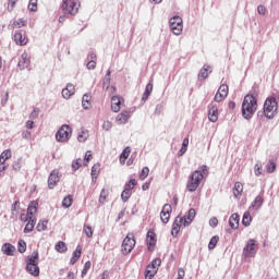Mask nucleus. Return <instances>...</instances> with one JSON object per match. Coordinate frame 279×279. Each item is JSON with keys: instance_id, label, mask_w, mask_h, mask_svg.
Instances as JSON below:
<instances>
[{"instance_id": "f257e3e1", "label": "nucleus", "mask_w": 279, "mask_h": 279, "mask_svg": "<svg viewBox=\"0 0 279 279\" xmlns=\"http://www.w3.org/2000/svg\"><path fill=\"white\" fill-rule=\"evenodd\" d=\"M258 93L256 90H252L247 94L242 102V117L250 121L252 117H254L256 110H258Z\"/></svg>"}, {"instance_id": "f03ea898", "label": "nucleus", "mask_w": 279, "mask_h": 279, "mask_svg": "<svg viewBox=\"0 0 279 279\" xmlns=\"http://www.w3.org/2000/svg\"><path fill=\"white\" fill-rule=\"evenodd\" d=\"M204 175H208V166L203 165L198 170L191 173L186 182V189L189 193H195L204 180Z\"/></svg>"}, {"instance_id": "7ed1b4c3", "label": "nucleus", "mask_w": 279, "mask_h": 279, "mask_svg": "<svg viewBox=\"0 0 279 279\" xmlns=\"http://www.w3.org/2000/svg\"><path fill=\"white\" fill-rule=\"evenodd\" d=\"M195 219V209L191 208L184 217L178 216L172 225L171 234L178 236L180 234V229L189 227L190 223H193Z\"/></svg>"}, {"instance_id": "20e7f679", "label": "nucleus", "mask_w": 279, "mask_h": 279, "mask_svg": "<svg viewBox=\"0 0 279 279\" xmlns=\"http://www.w3.org/2000/svg\"><path fill=\"white\" fill-rule=\"evenodd\" d=\"M62 11L64 14L75 16L80 12V0H63Z\"/></svg>"}, {"instance_id": "39448f33", "label": "nucleus", "mask_w": 279, "mask_h": 279, "mask_svg": "<svg viewBox=\"0 0 279 279\" xmlns=\"http://www.w3.org/2000/svg\"><path fill=\"white\" fill-rule=\"evenodd\" d=\"M277 110H278V101H276V97L267 98L264 104V112H265L266 119H272Z\"/></svg>"}, {"instance_id": "423d86ee", "label": "nucleus", "mask_w": 279, "mask_h": 279, "mask_svg": "<svg viewBox=\"0 0 279 279\" xmlns=\"http://www.w3.org/2000/svg\"><path fill=\"white\" fill-rule=\"evenodd\" d=\"M257 247L258 242L254 239H250L243 248L242 255L244 258H254L256 256Z\"/></svg>"}, {"instance_id": "0eeeda50", "label": "nucleus", "mask_w": 279, "mask_h": 279, "mask_svg": "<svg viewBox=\"0 0 279 279\" xmlns=\"http://www.w3.org/2000/svg\"><path fill=\"white\" fill-rule=\"evenodd\" d=\"M71 134H73L71 126L69 124H63L56 133V140L58 143H66V141L71 138Z\"/></svg>"}, {"instance_id": "6e6552de", "label": "nucleus", "mask_w": 279, "mask_h": 279, "mask_svg": "<svg viewBox=\"0 0 279 279\" xmlns=\"http://www.w3.org/2000/svg\"><path fill=\"white\" fill-rule=\"evenodd\" d=\"M135 245H136V240H134V234L129 233L122 242V254L124 255L130 254V252L134 250Z\"/></svg>"}, {"instance_id": "1a4fd4ad", "label": "nucleus", "mask_w": 279, "mask_h": 279, "mask_svg": "<svg viewBox=\"0 0 279 279\" xmlns=\"http://www.w3.org/2000/svg\"><path fill=\"white\" fill-rule=\"evenodd\" d=\"M169 25L174 36H180V34H182V29H183L182 17L174 15L169 20Z\"/></svg>"}, {"instance_id": "9d476101", "label": "nucleus", "mask_w": 279, "mask_h": 279, "mask_svg": "<svg viewBox=\"0 0 279 279\" xmlns=\"http://www.w3.org/2000/svg\"><path fill=\"white\" fill-rule=\"evenodd\" d=\"M160 263H162L160 258H156L151 262V264L147 266V269L145 271V279H151L153 276H156L158 267H160Z\"/></svg>"}, {"instance_id": "9b49d317", "label": "nucleus", "mask_w": 279, "mask_h": 279, "mask_svg": "<svg viewBox=\"0 0 279 279\" xmlns=\"http://www.w3.org/2000/svg\"><path fill=\"white\" fill-rule=\"evenodd\" d=\"M58 182H60V173L58 170H52L48 178V187L50 190L56 189V186H58Z\"/></svg>"}, {"instance_id": "f8f14e48", "label": "nucleus", "mask_w": 279, "mask_h": 279, "mask_svg": "<svg viewBox=\"0 0 279 279\" xmlns=\"http://www.w3.org/2000/svg\"><path fill=\"white\" fill-rule=\"evenodd\" d=\"M171 205L165 204L160 213V220L162 221V223H169V219H171Z\"/></svg>"}, {"instance_id": "ddd939ff", "label": "nucleus", "mask_w": 279, "mask_h": 279, "mask_svg": "<svg viewBox=\"0 0 279 279\" xmlns=\"http://www.w3.org/2000/svg\"><path fill=\"white\" fill-rule=\"evenodd\" d=\"M208 119L211 123H217V121H219V108L217 105L209 106Z\"/></svg>"}, {"instance_id": "4468645a", "label": "nucleus", "mask_w": 279, "mask_h": 279, "mask_svg": "<svg viewBox=\"0 0 279 279\" xmlns=\"http://www.w3.org/2000/svg\"><path fill=\"white\" fill-rule=\"evenodd\" d=\"M19 215H21V202L15 201L11 206V217L12 221H16L19 219Z\"/></svg>"}, {"instance_id": "2eb2a0df", "label": "nucleus", "mask_w": 279, "mask_h": 279, "mask_svg": "<svg viewBox=\"0 0 279 279\" xmlns=\"http://www.w3.org/2000/svg\"><path fill=\"white\" fill-rule=\"evenodd\" d=\"M29 56L27 52H24L21 56V60L19 61L17 66L21 69V71L29 69Z\"/></svg>"}, {"instance_id": "dca6fc26", "label": "nucleus", "mask_w": 279, "mask_h": 279, "mask_svg": "<svg viewBox=\"0 0 279 279\" xmlns=\"http://www.w3.org/2000/svg\"><path fill=\"white\" fill-rule=\"evenodd\" d=\"M146 243L148 245V250L156 247V232H154V230H148L146 235Z\"/></svg>"}, {"instance_id": "f3484780", "label": "nucleus", "mask_w": 279, "mask_h": 279, "mask_svg": "<svg viewBox=\"0 0 279 279\" xmlns=\"http://www.w3.org/2000/svg\"><path fill=\"white\" fill-rule=\"evenodd\" d=\"M61 95L63 99H70L72 95H75V86L73 84H68L66 87L62 89Z\"/></svg>"}, {"instance_id": "a211bd4d", "label": "nucleus", "mask_w": 279, "mask_h": 279, "mask_svg": "<svg viewBox=\"0 0 279 279\" xmlns=\"http://www.w3.org/2000/svg\"><path fill=\"white\" fill-rule=\"evenodd\" d=\"M13 38L16 45H21V47H23L24 45H27V37L26 36L23 37V33L21 31H16L14 33Z\"/></svg>"}, {"instance_id": "6ab92c4d", "label": "nucleus", "mask_w": 279, "mask_h": 279, "mask_svg": "<svg viewBox=\"0 0 279 279\" xmlns=\"http://www.w3.org/2000/svg\"><path fill=\"white\" fill-rule=\"evenodd\" d=\"M241 220L239 214H232L229 218V226L232 230L239 229V221Z\"/></svg>"}, {"instance_id": "aec40b11", "label": "nucleus", "mask_w": 279, "mask_h": 279, "mask_svg": "<svg viewBox=\"0 0 279 279\" xmlns=\"http://www.w3.org/2000/svg\"><path fill=\"white\" fill-rule=\"evenodd\" d=\"M208 73H213V68L205 64L198 73V80H206L208 77Z\"/></svg>"}, {"instance_id": "412c9836", "label": "nucleus", "mask_w": 279, "mask_h": 279, "mask_svg": "<svg viewBox=\"0 0 279 279\" xmlns=\"http://www.w3.org/2000/svg\"><path fill=\"white\" fill-rule=\"evenodd\" d=\"M111 110L112 112H119L121 110V98L119 96L111 98Z\"/></svg>"}, {"instance_id": "4be33fe9", "label": "nucleus", "mask_w": 279, "mask_h": 279, "mask_svg": "<svg viewBox=\"0 0 279 279\" xmlns=\"http://www.w3.org/2000/svg\"><path fill=\"white\" fill-rule=\"evenodd\" d=\"M128 119H130V112L128 111H122L121 113H119L116 118L117 123H119V125H123L125 123H128Z\"/></svg>"}, {"instance_id": "5701e85b", "label": "nucleus", "mask_w": 279, "mask_h": 279, "mask_svg": "<svg viewBox=\"0 0 279 279\" xmlns=\"http://www.w3.org/2000/svg\"><path fill=\"white\" fill-rule=\"evenodd\" d=\"M2 252L7 256H14V252H16V247L10 243H5L2 245Z\"/></svg>"}, {"instance_id": "b1692460", "label": "nucleus", "mask_w": 279, "mask_h": 279, "mask_svg": "<svg viewBox=\"0 0 279 279\" xmlns=\"http://www.w3.org/2000/svg\"><path fill=\"white\" fill-rule=\"evenodd\" d=\"M265 199H263V196L258 195L255 197V199L253 201L252 205L248 207V210H254V208H256V210H258L260 208V206H263Z\"/></svg>"}, {"instance_id": "393cba45", "label": "nucleus", "mask_w": 279, "mask_h": 279, "mask_svg": "<svg viewBox=\"0 0 279 279\" xmlns=\"http://www.w3.org/2000/svg\"><path fill=\"white\" fill-rule=\"evenodd\" d=\"M36 213H38V202L33 201L29 203V205L27 207V215L29 217H34V215H36Z\"/></svg>"}, {"instance_id": "a878e982", "label": "nucleus", "mask_w": 279, "mask_h": 279, "mask_svg": "<svg viewBox=\"0 0 279 279\" xmlns=\"http://www.w3.org/2000/svg\"><path fill=\"white\" fill-rule=\"evenodd\" d=\"M151 90H154V84L148 83L146 85L145 92H144V94L142 96L143 104H145V101H147V99H149V95H151Z\"/></svg>"}, {"instance_id": "bb28decb", "label": "nucleus", "mask_w": 279, "mask_h": 279, "mask_svg": "<svg viewBox=\"0 0 279 279\" xmlns=\"http://www.w3.org/2000/svg\"><path fill=\"white\" fill-rule=\"evenodd\" d=\"M26 270L32 276H38V274H40V268H38V265H36V264H27L26 265Z\"/></svg>"}, {"instance_id": "cd10ccee", "label": "nucleus", "mask_w": 279, "mask_h": 279, "mask_svg": "<svg viewBox=\"0 0 279 279\" xmlns=\"http://www.w3.org/2000/svg\"><path fill=\"white\" fill-rule=\"evenodd\" d=\"M80 256H82V246L78 245L70 259L71 265H75L76 260H80Z\"/></svg>"}, {"instance_id": "c85d7f7f", "label": "nucleus", "mask_w": 279, "mask_h": 279, "mask_svg": "<svg viewBox=\"0 0 279 279\" xmlns=\"http://www.w3.org/2000/svg\"><path fill=\"white\" fill-rule=\"evenodd\" d=\"M252 223V215H250V211L244 213L242 218V226H245V228H248Z\"/></svg>"}, {"instance_id": "c756f323", "label": "nucleus", "mask_w": 279, "mask_h": 279, "mask_svg": "<svg viewBox=\"0 0 279 279\" xmlns=\"http://www.w3.org/2000/svg\"><path fill=\"white\" fill-rule=\"evenodd\" d=\"M34 226H36V220H34V219H32V217H29V220L24 228V233L28 234V232H32L34 230Z\"/></svg>"}, {"instance_id": "7c9ffc66", "label": "nucleus", "mask_w": 279, "mask_h": 279, "mask_svg": "<svg viewBox=\"0 0 279 279\" xmlns=\"http://www.w3.org/2000/svg\"><path fill=\"white\" fill-rule=\"evenodd\" d=\"M82 106L84 110H88V108H90V96L88 94L83 95Z\"/></svg>"}, {"instance_id": "2f4dec72", "label": "nucleus", "mask_w": 279, "mask_h": 279, "mask_svg": "<svg viewBox=\"0 0 279 279\" xmlns=\"http://www.w3.org/2000/svg\"><path fill=\"white\" fill-rule=\"evenodd\" d=\"M73 206V196L68 195L62 201V207L63 208H71Z\"/></svg>"}, {"instance_id": "473e14b6", "label": "nucleus", "mask_w": 279, "mask_h": 279, "mask_svg": "<svg viewBox=\"0 0 279 279\" xmlns=\"http://www.w3.org/2000/svg\"><path fill=\"white\" fill-rule=\"evenodd\" d=\"M27 265H38V251H34L28 258Z\"/></svg>"}, {"instance_id": "72a5a7b5", "label": "nucleus", "mask_w": 279, "mask_h": 279, "mask_svg": "<svg viewBox=\"0 0 279 279\" xmlns=\"http://www.w3.org/2000/svg\"><path fill=\"white\" fill-rule=\"evenodd\" d=\"M131 151H132V149H130V147H125L120 155V162H125V160H128V158H130Z\"/></svg>"}, {"instance_id": "f704fd0d", "label": "nucleus", "mask_w": 279, "mask_h": 279, "mask_svg": "<svg viewBox=\"0 0 279 279\" xmlns=\"http://www.w3.org/2000/svg\"><path fill=\"white\" fill-rule=\"evenodd\" d=\"M54 250H57L59 252V254H64V252H66V243L59 241L56 246Z\"/></svg>"}, {"instance_id": "c9c22d12", "label": "nucleus", "mask_w": 279, "mask_h": 279, "mask_svg": "<svg viewBox=\"0 0 279 279\" xmlns=\"http://www.w3.org/2000/svg\"><path fill=\"white\" fill-rule=\"evenodd\" d=\"M17 250L20 254H25V252L27 251V243H25L24 240H19Z\"/></svg>"}, {"instance_id": "e433bc0d", "label": "nucleus", "mask_w": 279, "mask_h": 279, "mask_svg": "<svg viewBox=\"0 0 279 279\" xmlns=\"http://www.w3.org/2000/svg\"><path fill=\"white\" fill-rule=\"evenodd\" d=\"M233 193L236 197V195H241L243 193V183L241 182H235L234 187H233Z\"/></svg>"}, {"instance_id": "4c0bfd02", "label": "nucleus", "mask_w": 279, "mask_h": 279, "mask_svg": "<svg viewBox=\"0 0 279 279\" xmlns=\"http://www.w3.org/2000/svg\"><path fill=\"white\" fill-rule=\"evenodd\" d=\"M217 243H219V236L214 235L209 241L208 250H215V247H217Z\"/></svg>"}, {"instance_id": "58836bf2", "label": "nucleus", "mask_w": 279, "mask_h": 279, "mask_svg": "<svg viewBox=\"0 0 279 279\" xmlns=\"http://www.w3.org/2000/svg\"><path fill=\"white\" fill-rule=\"evenodd\" d=\"M87 140H88V131H82V132L77 135V141H78V143H86Z\"/></svg>"}, {"instance_id": "ea45409f", "label": "nucleus", "mask_w": 279, "mask_h": 279, "mask_svg": "<svg viewBox=\"0 0 279 279\" xmlns=\"http://www.w3.org/2000/svg\"><path fill=\"white\" fill-rule=\"evenodd\" d=\"M83 232L86 234L87 239H92V236H93V227H90L88 225H84Z\"/></svg>"}, {"instance_id": "a19ab883", "label": "nucleus", "mask_w": 279, "mask_h": 279, "mask_svg": "<svg viewBox=\"0 0 279 279\" xmlns=\"http://www.w3.org/2000/svg\"><path fill=\"white\" fill-rule=\"evenodd\" d=\"M49 223L48 220H41L40 222H38L37 225V231L38 232H43L45 230H47V225Z\"/></svg>"}, {"instance_id": "79ce46f5", "label": "nucleus", "mask_w": 279, "mask_h": 279, "mask_svg": "<svg viewBox=\"0 0 279 279\" xmlns=\"http://www.w3.org/2000/svg\"><path fill=\"white\" fill-rule=\"evenodd\" d=\"M28 10L36 12V10H38V0H29Z\"/></svg>"}, {"instance_id": "37998d69", "label": "nucleus", "mask_w": 279, "mask_h": 279, "mask_svg": "<svg viewBox=\"0 0 279 279\" xmlns=\"http://www.w3.org/2000/svg\"><path fill=\"white\" fill-rule=\"evenodd\" d=\"M131 196H132V192L130 190L124 189L121 194V199L122 202H128V199H130Z\"/></svg>"}, {"instance_id": "c03bdc74", "label": "nucleus", "mask_w": 279, "mask_h": 279, "mask_svg": "<svg viewBox=\"0 0 279 279\" xmlns=\"http://www.w3.org/2000/svg\"><path fill=\"white\" fill-rule=\"evenodd\" d=\"M226 97H228L227 94H222V93L217 92L216 95H215L214 100H215L217 104H219V102L223 101V99H226Z\"/></svg>"}, {"instance_id": "a18cd8bd", "label": "nucleus", "mask_w": 279, "mask_h": 279, "mask_svg": "<svg viewBox=\"0 0 279 279\" xmlns=\"http://www.w3.org/2000/svg\"><path fill=\"white\" fill-rule=\"evenodd\" d=\"M98 175H99V165H94L92 167V178H93V180H97Z\"/></svg>"}, {"instance_id": "49530a36", "label": "nucleus", "mask_w": 279, "mask_h": 279, "mask_svg": "<svg viewBox=\"0 0 279 279\" xmlns=\"http://www.w3.org/2000/svg\"><path fill=\"white\" fill-rule=\"evenodd\" d=\"M134 186H136V180L131 179L129 183L124 185V190L132 192V190H134Z\"/></svg>"}, {"instance_id": "de8ad7c7", "label": "nucleus", "mask_w": 279, "mask_h": 279, "mask_svg": "<svg viewBox=\"0 0 279 279\" xmlns=\"http://www.w3.org/2000/svg\"><path fill=\"white\" fill-rule=\"evenodd\" d=\"M149 175V168L144 167L140 173V180H145Z\"/></svg>"}, {"instance_id": "09e8293b", "label": "nucleus", "mask_w": 279, "mask_h": 279, "mask_svg": "<svg viewBox=\"0 0 279 279\" xmlns=\"http://www.w3.org/2000/svg\"><path fill=\"white\" fill-rule=\"evenodd\" d=\"M82 167V159H76L72 162V171H77Z\"/></svg>"}, {"instance_id": "8fccbe9b", "label": "nucleus", "mask_w": 279, "mask_h": 279, "mask_svg": "<svg viewBox=\"0 0 279 279\" xmlns=\"http://www.w3.org/2000/svg\"><path fill=\"white\" fill-rule=\"evenodd\" d=\"M0 157H1V160H3V158L4 160H8L12 158V151L10 149H7L0 155Z\"/></svg>"}, {"instance_id": "3c124183", "label": "nucleus", "mask_w": 279, "mask_h": 279, "mask_svg": "<svg viewBox=\"0 0 279 279\" xmlns=\"http://www.w3.org/2000/svg\"><path fill=\"white\" fill-rule=\"evenodd\" d=\"M276 171V162L269 161L267 165V172L268 173H274Z\"/></svg>"}, {"instance_id": "603ef678", "label": "nucleus", "mask_w": 279, "mask_h": 279, "mask_svg": "<svg viewBox=\"0 0 279 279\" xmlns=\"http://www.w3.org/2000/svg\"><path fill=\"white\" fill-rule=\"evenodd\" d=\"M102 88L105 90H108L110 88V77H105L104 81H102Z\"/></svg>"}, {"instance_id": "864d4df0", "label": "nucleus", "mask_w": 279, "mask_h": 279, "mask_svg": "<svg viewBox=\"0 0 279 279\" xmlns=\"http://www.w3.org/2000/svg\"><path fill=\"white\" fill-rule=\"evenodd\" d=\"M102 130H106V132H110V130H112V122L110 121H105L102 123Z\"/></svg>"}, {"instance_id": "5fc2aeb1", "label": "nucleus", "mask_w": 279, "mask_h": 279, "mask_svg": "<svg viewBox=\"0 0 279 279\" xmlns=\"http://www.w3.org/2000/svg\"><path fill=\"white\" fill-rule=\"evenodd\" d=\"M209 226L211 228H217V226H219V220L217 219V217H213L209 219Z\"/></svg>"}, {"instance_id": "6e6d98bb", "label": "nucleus", "mask_w": 279, "mask_h": 279, "mask_svg": "<svg viewBox=\"0 0 279 279\" xmlns=\"http://www.w3.org/2000/svg\"><path fill=\"white\" fill-rule=\"evenodd\" d=\"M90 262H86L84 265V268L82 270V277L86 276V274H88V269H90Z\"/></svg>"}, {"instance_id": "4d7b16f0", "label": "nucleus", "mask_w": 279, "mask_h": 279, "mask_svg": "<svg viewBox=\"0 0 279 279\" xmlns=\"http://www.w3.org/2000/svg\"><path fill=\"white\" fill-rule=\"evenodd\" d=\"M218 92L221 93L222 95H223V94H225V95H228V93H229L228 85L222 84V85L219 87Z\"/></svg>"}, {"instance_id": "13d9d810", "label": "nucleus", "mask_w": 279, "mask_h": 279, "mask_svg": "<svg viewBox=\"0 0 279 279\" xmlns=\"http://www.w3.org/2000/svg\"><path fill=\"white\" fill-rule=\"evenodd\" d=\"M39 113H40V109L35 108V109L32 111L29 118H31V119H38V114H39Z\"/></svg>"}, {"instance_id": "bf43d9fd", "label": "nucleus", "mask_w": 279, "mask_h": 279, "mask_svg": "<svg viewBox=\"0 0 279 279\" xmlns=\"http://www.w3.org/2000/svg\"><path fill=\"white\" fill-rule=\"evenodd\" d=\"M95 66H97V62H95V60H90V61L87 63V69H88L89 71L95 70Z\"/></svg>"}, {"instance_id": "052dcab7", "label": "nucleus", "mask_w": 279, "mask_h": 279, "mask_svg": "<svg viewBox=\"0 0 279 279\" xmlns=\"http://www.w3.org/2000/svg\"><path fill=\"white\" fill-rule=\"evenodd\" d=\"M100 204H104L106 202V190L102 189L100 192V197H99Z\"/></svg>"}, {"instance_id": "680f3d73", "label": "nucleus", "mask_w": 279, "mask_h": 279, "mask_svg": "<svg viewBox=\"0 0 279 279\" xmlns=\"http://www.w3.org/2000/svg\"><path fill=\"white\" fill-rule=\"evenodd\" d=\"M14 25H17L19 27H25V25H27V22L20 19L16 22H14Z\"/></svg>"}, {"instance_id": "e2e57ef3", "label": "nucleus", "mask_w": 279, "mask_h": 279, "mask_svg": "<svg viewBox=\"0 0 279 279\" xmlns=\"http://www.w3.org/2000/svg\"><path fill=\"white\" fill-rule=\"evenodd\" d=\"M14 171H21V160H17L13 163Z\"/></svg>"}, {"instance_id": "0e129e2a", "label": "nucleus", "mask_w": 279, "mask_h": 279, "mask_svg": "<svg viewBox=\"0 0 279 279\" xmlns=\"http://www.w3.org/2000/svg\"><path fill=\"white\" fill-rule=\"evenodd\" d=\"M266 11H267V9L265 8V5L259 4V5L257 7V12H258V14H265Z\"/></svg>"}, {"instance_id": "69168bd1", "label": "nucleus", "mask_w": 279, "mask_h": 279, "mask_svg": "<svg viewBox=\"0 0 279 279\" xmlns=\"http://www.w3.org/2000/svg\"><path fill=\"white\" fill-rule=\"evenodd\" d=\"M263 168L258 165V163H256L255 165V175H260L263 172Z\"/></svg>"}, {"instance_id": "338daca9", "label": "nucleus", "mask_w": 279, "mask_h": 279, "mask_svg": "<svg viewBox=\"0 0 279 279\" xmlns=\"http://www.w3.org/2000/svg\"><path fill=\"white\" fill-rule=\"evenodd\" d=\"M162 104L157 105L155 108V114H160V112H162Z\"/></svg>"}, {"instance_id": "774afa93", "label": "nucleus", "mask_w": 279, "mask_h": 279, "mask_svg": "<svg viewBox=\"0 0 279 279\" xmlns=\"http://www.w3.org/2000/svg\"><path fill=\"white\" fill-rule=\"evenodd\" d=\"M29 217H31V216H28V215L21 214L20 220L26 222V221H29Z\"/></svg>"}]
</instances>
